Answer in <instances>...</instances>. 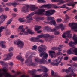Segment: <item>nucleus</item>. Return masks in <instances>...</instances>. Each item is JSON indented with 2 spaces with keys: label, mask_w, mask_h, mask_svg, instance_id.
<instances>
[{
  "label": "nucleus",
  "mask_w": 77,
  "mask_h": 77,
  "mask_svg": "<svg viewBox=\"0 0 77 77\" xmlns=\"http://www.w3.org/2000/svg\"><path fill=\"white\" fill-rule=\"evenodd\" d=\"M45 12V9H39L35 11V12H32L30 14L29 16H27L26 17V19H28L26 23H30L31 21V20H32V16L34 15L35 14H37V15H44V12Z\"/></svg>",
  "instance_id": "nucleus-2"
},
{
  "label": "nucleus",
  "mask_w": 77,
  "mask_h": 77,
  "mask_svg": "<svg viewBox=\"0 0 77 77\" xmlns=\"http://www.w3.org/2000/svg\"><path fill=\"white\" fill-rule=\"evenodd\" d=\"M32 73L33 74V73H36L37 72V70L36 69H33L32 70Z\"/></svg>",
  "instance_id": "nucleus-44"
},
{
  "label": "nucleus",
  "mask_w": 77,
  "mask_h": 77,
  "mask_svg": "<svg viewBox=\"0 0 77 77\" xmlns=\"http://www.w3.org/2000/svg\"><path fill=\"white\" fill-rule=\"evenodd\" d=\"M65 16H66V18L65 19V20H68V19L69 18V16H68V15L66 14L65 15Z\"/></svg>",
  "instance_id": "nucleus-48"
},
{
  "label": "nucleus",
  "mask_w": 77,
  "mask_h": 77,
  "mask_svg": "<svg viewBox=\"0 0 77 77\" xmlns=\"http://www.w3.org/2000/svg\"><path fill=\"white\" fill-rule=\"evenodd\" d=\"M50 38H48L47 41H51V40H52L53 39V38H54V36L53 35H51L50 36H49Z\"/></svg>",
  "instance_id": "nucleus-31"
},
{
  "label": "nucleus",
  "mask_w": 77,
  "mask_h": 77,
  "mask_svg": "<svg viewBox=\"0 0 77 77\" xmlns=\"http://www.w3.org/2000/svg\"><path fill=\"white\" fill-rule=\"evenodd\" d=\"M53 62H58V60L56 59V60H53Z\"/></svg>",
  "instance_id": "nucleus-59"
},
{
  "label": "nucleus",
  "mask_w": 77,
  "mask_h": 77,
  "mask_svg": "<svg viewBox=\"0 0 77 77\" xmlns=\"http://www.w3.org/2000/svg\"><path fill=\"white\" fill-rule=\"evenodd\" d=\"M40 19L42 21H43V20H44V18L43 17H40Z\"/></svg>",
  "instance_id": "nucleus-63"
},
{
  "label": "nucleus",
  "mask_w": 77,
  "mask_h": 77,
  "mask_svg": "<svg viewBox=\"0 0 77 77\" xmlns=\"http://www.w3.org/2000/svg\"><path fill=\"white\" fill-rule=\"evenodd\" d=\"M41 35H43V37H44V38H48V37H50V34H45Z\"/></svg>",
  "instance_id": "nucleus-30"
},
{
  "label": "nucleus",
  "mask_w": 77,
  "mask_h": 77,
  "mask_svg": "<svg viewBox=\"0 0 77 77\" xmlns=\"http://www.w3.org/2000/svg\"><path fill=\"white\" fill-rule=\"evenodd\" d=\"M40 28H41V26L35 25V26L34 30L35 31H38V30H39L40 29Z\"/></svg>",
  "instance_id": "nucleus-27"
},
{
  "label": "nucleus",
  "mask_w": 77,
  "mask_h": 77,
  "mask_svg": "<svg viewBox=\"0 0 77 77\" xmlns=\"http://www.w3.org/2000/svg\"><path fill=\"white\" fill-rule=\"evenodd\" d=\"M49 56L51 58H53L54 55H55V52L54 51H50L49 52Z\"/></svg>",
  "instance_id": "nucleus-26"
},
{
  "label": "nucleus",
  "mask_w": 77,
  "mask_h": 77,
  "mask_svg": "<svg viewBox=\"0 0 77 77\" xmlns=\"http://www.w3.org/2000/svg\"><path fill=\"white\" fill-rule=\"evenodd\" d=\"M9 8H8V7H6L5 8V11H9Z\"/></svg>",
  "instance_id": "nucleus-54"
},
{
  "label": "nucleus",
  "mask_w": 77,
  "mask_h": 77,
  "mask_svg": "<svg viewBox=\"0 0 77 77\" xmlns=\"http://www.w3.org/2000/svg\"><path fill=\"white\" fill-rule=\"evenodd\" d=\"M47 20H48V21H51L52 20H54V18L53 17H47Z\"/></svg>",
  "instance_id": "nucleus-33"
},
{
  "label": "nucleus",
  "mask_w": 77,
  "mask_h": 77,
  "mask_svg": "<svg viewBox=\"0 0 77 77\" xmlns=\"http://www.w3.org/2000/svg\"><path fill=\"white\" fill-rule=\"evenodd\" d=\"M63 47V46L62 45H60L59 46V47H58V51H60L62 50L61 49V48H62Z\"/></svg>",
  "instance_id": "nucleus-35"
},
{
  "label": "nucleus",
  "mask_w": 77,
  "mask_h": 77,
  "mask_svg": "<svg viewBox=\"0 0 77 77\" xmlns=\"http://www.w3.org/2000/svg\"><path fill=\"white\" fill-rule=\"evenodd\" d=\"M68 58L67 57H64V60H68Z\"/></svg>",
  "instance_id": "nucleus-58"
},
{
  "label": "nucleus",
  "mask_w": 77,
  "mask_h": 77,
  "mask_svg": "<svg viewBox=\"0 0 77 77\" xmlns=\"http://www.w3.org/2000/svg\"><path fill=\"white\" fill-rule=\"evenodd\" d=\"M6 43V42L4 41H1L0 42V45L3 48H6V46L5 45H3L4 44Z\"/></svg>",
  "instance_id": "nucleus-20"
},
{
  "label": "nucleus",
  "mask_w": 77,
  "mask_h": 77,
  "mask_svg": "<svg viewBox=\"0 0 77 77\" xmlns=\"http://www.w3.org/2000/svg\"><path fill=\"white\" fill-rule=\"evenodd\" d=\"M63 56H62L60 59V60L59 61V62H58L57 63H54V62H52L51 63L52 65H54V66H58L59 64V63L61 62V60H62V59H63Z\"/></svg>",
  "instance_id": "nucleus-19"
},
{
  "label": "nucleus",
  "mask_w": 77,
  "mask_h": 77,
  "mask_svg": "<svg viewBox=\"0 0 77 77\" xmlns=\"http://www.w3.org/2000/svg\"><path fill=\"white\" fill-rule=\"evenodd\" d=\"M77 4V2H73V1H72L70 2L69 4H67L66 5L68 6H72V7H74V6L75 5V4Z\"/></svg>",
  "instance_id": "nucleus-17"
},
{
  "label": "nucleus",
  "mask_w": 77,
  "mask_h": 77,
  "mask_svg": "<svg viewBox=\"0 0 77 77\" xmlns=\"http://www.w3.org/2000/svg\"><path fill=\"white\" fill-rule=\"evenodd\" d=\"M8 51L9 52H11V51H12L14 50V48L12 47H11L8 49Z\"/></svg>",
  "instance_id": "nucleus-40"
},
{
  "label": "nucleus",
  "mask_w": 77,
  "mask_h": 77,
  "mask_svg": "<svg viewBox=\"0 0 77 77\" xmlns=\"http://www.w3.org/2000/svg\"><path fill=\"white\" fill-rule=\"evenodd\" d=\"M10 59L7 56V57L6 58H5L3 59V60L4 61H6V60H8Z\"/></svg>",
  "instance_id": "nucleus-47"
},
{
  "label": "nucleus",
  "mask_w": 77,
  "mask_h": 77,
  "mask_svg": "<svg viewBox=\"0 0 77 77\" xmlns=\"http://www.w3.org/2000/svg\"><path fill=\"white\" fill-rule=\"evenodd\" d=\"M38 3H46V2L44 0H38Z\"/></svg>",
  "instance_id": "nucleus-37"
},
{
  "label": "nucleus",
  "mask_w": 77,
  "mask_h": 77,
  "mask_svg": "<svg viewBox=\"0 0 77 77\" xmlns=\"http://www.w3.org/2000/svg\"><path fill=\"white\" fill-rule=\"evenodd\" d=\"M63 25L62 24H60L59 25H57V26H56L55 28L54 29H55V32H56L57 30L58 29H60V28H61V27H63Z\"/></svg>",
  "instance_id": "nucleus-24"
},
{
  "label": "nucleus",
  "mask_w": 77,
  "mask_h": 77,
  "mask_svg": "<svg viewBox=\"0 0 77 77\" xmlns=\"http://www.w3.org/2000/svg\"><path fill=\"white\" fill-rule=\"evenodd\" d=\"M14 35H12L10 36V38H11V39H14Z\"/></svg>",
  "instance_id": "nucleus-55"
},
{
  "label": "nucleus",
  "mask_w": 77,
  "mask_h": 77,
  "mask_svg": "<svg viewBox=\"0 0 77 77\" xmlns=\"http://www.w3.org/2000/svg\"><path fill=\"white\" fill-rule=\"evenodd\" d=\"M77 11L76 10L74 9L73 11V13H75L77 12Z\"/></svg>",
  "instance_id": "nucleus-61"
},
{
  "label": "nucleus",
  "mask_w": 77,
  "mask_h": 77,
  "mask_svg": "<svg viewBox=\"0 0 77 77\" xmlns=\"http://www.w3.org/2000/svg\"><path fill=\"white\" fill-rule=\"evenodd\" d=\"M61 28V30H62V31H63V30H64V29H65V28H64V27H63V26Z\"/></svg>",
  "instance_id": "nucleus-60"
},
{
  "label": "nucleus",
  "mask_w": 77,
  "mask_h": 77,
  "mask_svg": "<svg viewBox=\"0 0 77 77\" xmlns=\"http://www.w3.org/2000/svg\"><path fill=\"white\" fill-rule=\"evenodd\" d=\"M43 29L45 30H47V32H55V29H51V28L50 27L48 26H46L43 28Z\"/></svg>",
  "instance_id": "nucleus-15"
},
{
  "label": "nucleus",
  "mask_w": 77,
  "mask_h": 77,
  "mask_svg": "<svg viewBox=\"0 0 77 77\" xmlns=\"http://www.w3.org/2000/svg\"><path fill=\"white\" fill-rule=\"evenodd\" d=\"M0 63L1 65H7V64L5 62H4L2 61H0Z\"/></svg>",
  "instance_id": "nucleus-38"
},
{
  "label": "nucleus",
  "mask_w": 77,
  "mask_h": 77,
  "mask_svg": "<svg viewBox=\"0 0 77 77\" xmlns=\"http://www.w3.org/2000/svg\"><path fill=\"white\" fill-rule=\"evenodd\" d=\"M47 48L45 45H41L40 46H39L38 48V50L39 51V53H41L44 50H45Z\"/></svg>",
  "instance_id": "nucleus-13"
},
{
  "label": "nucleus",
  "mask_w": 77,
  "mask_h": 77,
  "mask_svg": "<svg viewBox=\"0 0 77 77\" xmlns=\"http://www.w3.org/2000/svg\"><path fill=\"white\" fill-rule=\"evenodd\" d=\"M17 59L20 60L21 62H24V59H22L21 56L19 55L16 57Z\"/></svg>",
  "instance_id": "nucleus-28"
},
{
  "label": "nucleus",
  "mask_w": 77,
  "mask_h": 77,
  "mask_svg": "<svg viewBox=\"0 0 77 77\" xmlns=\"http://www.w3.org/2000/svg\"><path fill=\"white\" fill-rule=\"evenodd\" d=\"M33 54H32V56L29 57L28 59H26V60L25 61V63L27 65V66H35L36 65V64L35 63L32 62V59L30 57H32Z\"/></svg>",
  "instance_id": "nucleus-7"
},
{
  "label": "nucleus",
  "mask_w": 77,
  "mask_h": 77,
  "mask_svg": "<svg viewBox=\"0 0 77 77\" xmlns=\"http://www.w3.org/2000/svg\"><path fill=\"white\" fill-rule=\"evenodd\" d=\"M42 37H43V35H38L37 37H31L30 38V40L31 41L34 42H40L41 43H43L44 41L42 40L39 39L40 38H42Z\"/></svg>",
  "instance_id": "nucleus-6"
},
{
  "label": "nucleus",
  "mask_w": 77,
  "mask_h": 77,
  "mask_svg": "<svg viewBox=\"0 0 77 77\" xmlns=\"http://www.w3.org/2000/svg\"><path fill=\"white\" fill-rule=\"evenodd\" d=\"M45 23H46V24H50L51 25H54V26H55L56 25V23L55 20H52V21H51L50 22L48 21L47 22H46L45 21H44Z\"/></svg>",
  "instance_id": "nucleus-18"
},
{
  "label": "nucleus",
  "mask_w": 77,
  "mask_h": 77,
  "mask_svg": "<svg viewBox=\"0 0 77 77\" xmlns=\"http://www.w3.org/2000/svg\"><path fill=\"white\" fill-rule=\"evenodd\" d=\"M73 66H75V67H77V64L76 63H74L72 65Z\"/></svg>",
  "instance_id": "nucleus-57"
},
{
  "label": "nucleus",
  "mask_w": 77,
  "mask_h": 77,
  "mask_svg": "<svg viewBox=\"0 0 77 77\" xmlns=\"http://www.w3.org/2000/svg\"><path fill=\"white\" fill-rule=\"evenodd\" d=\"M12 21V19H11L7 21V25L5 26L4 27L2 26L0 27V37L2 36V35H1V34H0L1 33V32H2L4 29H6V28H7V26H8V25L10 24L11 23Z\"/></svg>",
  "instance_id": "nucleus-10"
},
{
  "label": "nucleus",
  "mask_w": 77,
  "mask_h": 77,
  "mask_svg": "<svg viewBox=\"0 0 77 77\" xmlns=\"http://www.w3.org/2000/svg\"><path fill=\"white\" fill-rule=\"evenodd\" d=\"M72 59L74 60V61H76V60H77V57H74L72 58Z\"/></svg>",
  "instance_id": "nucleus-43"
},
{
  "label": "nucleus",
  "mask_w": 77,
  "mask_h": 77,
  "mask_svg": "<svg viewBox=\"0 0 77 77\" xmlns=\"http://www.w3.org/2000/svg\"><path fill=\"white\" fill-rule=\"evenodd\" d=\"M25 57H26V58H28V53H26V55H25Z\"/></svg>",
  "instance_id": "nucleus-62"
},
{
  "label": "nucleus",
  "mask_w": 77,
  "mask_h": 77,
  "mask_svg": "<svg viewBox=\"0 0 77 77\" xmlns=\"http://www.w3.org/2000/svg\"><path fill=\"white\" fill-rule=\"evenodd\" d=\"M55 12H56V11L54 10H49L45 11L46 13L45 14V16L49 17V16H50L51 15H53L54 14Z\"/></svg>",
  "instance_id": "nucleus-11"
},
{
  "label": "nucleus",
  "mask_w": 77,
  "mask_h": 77,
  "mask_svg": "<svg viewBox=\"0 0 77 77\" xmlns=\"http://www.w3.org/2000/svg\"><path fill=\"white\" fill-rule=\"evenodd\" d=\"M13 55H14V54L13 52H9L7 56L10 59L11 57L12 56H13Z\"/></svg>",
  "instance_id": "nucleus-29"
},
{
  "label": "nucleus",
  "mask_w": 77,
  "mask_h": 77,
  "mask_svg": "<svg viewBox=\"0 0 77 77\" xmlns=\"http://www.w3.org/2000/svg\"><path fill=\"white\" fill-rule=\"evenodd\" d=\"M30 7L31 11H35L36 10V9H38V7H36V6L34 5H31L30 6L27 5L26 6H24L23 8H22L21 11L26 13L29 12V8Z\"/></svg>",
  "instance_id": "nucleus-5"
},
{
  "label": "nucleus",
  "mask_w": 77,
  "mask_h": 77,
  "mask_svg": "<svg viewBox=\"0 0 77 77\" xmlns=\"http://www.w3.org/2000/svg\"><path fill=\"white\" fill-rule=\"evenodd\" d=\"M16 43L17 45V47L20 48H22L24 44L23 42H22V41L20 39H18L17 41L14 42V44H15Z\"/></svg>",
  "instance_id": "nucleus-9"
},
{
  "label": "nucleus",
  "mask_w": 77,
  "mask_h": 77,
  "mask_svg": "<svg viewBox=\"0 0 77 77\" xmlns=\"http://www.w3.org/2000/svg\"><path fill=\"white\" fill-rule=\"evenodd\" d=\"M6 5H8V6H11V5H12L13 6L15 7L18 5V3L15 2L14 3H7Z\"/></svg>",
  "instance_id": "nucleus-25"
},
{
  "label": "nucleus",
  "mask_w": 77,
  "mask_h": 77,
  "mask_svg": "<svg viewBox=\"0 0 77 77\" xmlns=\"http://www.w3.org/2000/svg\"><path fill=\"white\" fill-rule=\"evenodd\" d=\"M51 49L53 50H58V48L57 47H54L51 48Z\"/></svg>",
  "instance_id": "nucleus-45"
},
{
  "label": "nucleus",
  "mask_w": 77,
  "mask_h": 77,
  "mask_svg": "<svg viewBox=\"0 0 77 77\" xmlns=\"http://www.w3.org/2000/svg\"><path fill=\"white\" fill-rule=\"evenodd\" d=\"M69 27H71L72 29H77V23H69Z\"/></svg>",
  "instance_id": "nucleus-14"
},
{
  "label": "nucleus",
  "mask_w": 77,
  "mask_h": 77,
  "mask_svg": "<svg viewBox=\"0 0 77 77\" xmlns=\"http://www.w3.org/2000/svg\"><path fill=\"white\" fill-rule=\"evenodd\" d=\"M40 20V17H38L36 19V20L37 21H39Z\"/></svg>",
  "instance_id": "nucleus-53"
},
{
  "label": "nucleus",
  "mask_w": 77,
  "mask_h": 77,
  "mask_svg": "<svg viewBox=\"0 0 77 77\" xmlns=\"http://www.w3.org/2000/svg\"><path fill=\"white\" fill-rule=\"evenodd\" d=\"M20 77H29V76H25V75H22L21 76H20Z\"/></svg>",
  "instance_id": "nucleus-64"
},
{
  "label": "nucleus",
  "mask_w": 77,
  "mask_h": 77,
  "mask_svg": "<svg viewBox=\"0 0 77 77\" xmlns=\"http://www.w3.org/2000/svg\"><path fill=\"white\" fill-rule=\"evenodd\" d=\"M65 1H63V0H60L59 1V4H62V3H64Z\"/></svg>",
  "instance_id": "nucleus-41"
},
{
  "label": "nucleus",
  "mask_w": 77,
  "mask_h": 77,
  "mask_svg": "<svg viewBox=\"0 0 77 77\" xmlns=\"http://www.w3.org/2000/svg\"><path fill=\"white\" fill-rule=\"evenodd\" d=\"M43 56V57L42 59L38 58V57H35L34 59L35 61L37 62V63H40V64H45V63H48V62H47L46 60H45V59L47 58V57H48V54L44 52L41 53L40 54V57H42Z\"/></svg>",
  "instance_id": "nucleus-1"
},
{
  "label": "nucleus",
  "mask_w": 77,
  "mask_h": 77,
  "mask_svg": "<svg viewBox=\"0 0 77 77\" xmlns=\"http://www.w3.org/2000/svg\"><path fill=\"white\" fill-rule=\"evenodd\" d=\"M69 75V76L68 75H67L65 77H72L71 75L73 76V77H75L76 76V74L74 72L73 70H72L71 73Z\"/></svg>",
  "instance_id": "nucleus-23"
},
{
  "label": "nucleus",
  "mask_w": 77,
  "mask_h": 77,
  "mask_svg": "<svg viewBox=\"0 0 77 77\" xmlns=\"http://www.w3.org/2000/svg\"><path fill=\"white\" fill-rule=\"evenodd\" d=\"M54 8H65V4L63 5L61 7H57L56 6H54Z\"/></svg>",
  "instance_id": "nucleus-34"
},
{
  "label": "nucleus",
  "mask_w": 77,
  "mask_h": 77,
  "mask_svg": "<svg viewBox=\"0 0 77 77\" xmlns=\"http://www.w3.org/2000/svg\"><path fill=\"white\" fill-rule=\"evenodd\" d=\"M37 49V46L36 45H34L32 46V50H36Z\"/></svg>",
  "instance_id": "nucleus-39"
},
{
  "label": "nucleus",
  "mask_w": 77,
  "mask_h": 77,
  "mask_svg": "<svg viewBox=\"0 0 77 77\" xmlns=\"http://www.w3.org/2000/svg\"><path fill=\"white\" fill-rule=\"evenodd\" d=\"M54 34L55 35H57L59 34V32L58 31L55 32H54Z\"/></svg>",
  "instance_id": "nucleus-46"
},
{
  "label": "nucleus",
  "mask_w": 77,
  "mask_h": 77,
  "mask_svg": "<svg viewBox=\"0 0 77 77\" xmlns=\"http://www.w3.org/2000/svg\"><path fill=\"white\" fill-rule=\"evenodd\" d=\"M48 77V74L47 73V72H44V75H43V76L42 77Z\"/></svg>",
  "instance_id": "nucleus-42"
},
{
  "label": "nucleus",
  "mask_w": 77,
  "mask_h": 77,
  "mask_svg": "<svg viewBox=\"0 0 77 77\" xmlns=\"http://www.w3.org/2000/svg\"><path fill=\"white\" fill-rule=\"evenodd\" d=\"M2 6V5H0V13H1L2 12H3V11H4V8L1 7Z\"/></svg>",
  "instance_id": "nucleus-36"
},
{
  "label": "nucleus",
  "mask_w": 77,
  "mask_h": 77,
  "mask_svg": "<svg viewBox=\"0 0 77 77\" xmlns=\"http://www.w3.org/2000/svg\"><path fill=\"white\" fill-rule=\"evenodd\" d=\"M74 53L75 55L77 56V48L75 47L69 49L67 51V54L69 55L72 54V53Z\"/></svg>",
  "instance_id": "nucleus-8"
},
{
  "label": "nucleus",
  "mask_w": 77,
  "mask_h": 77,
  "mask_svg": "<svg viewBox=\"0 0 77 77\" xmlns=\"http://www.w3.org/2000/svg\"><path fill=\"white\" fill-rule=\"evenodd\" d=\"M8 64L10 65H11V66H12V65H14V63L12 62H10L8 63Z\"/></svg>",
  "instance_id": "nucleus-52"
},
{
  "label": "nucleus",
  "mask_w": 77,
  "mask_h": 77,
  "mask_svg": "<svg viewBox=\"0 0 77 77\" xmlns=\"http://www.w3.org/2000/svg\"><path fill=\"white\" fill-rule=\"evenodd\" d=\"M24 18H20L18 20L19 22H20V23H23V22H24V21H25V20L24 19Z\"/></svg>",
  "instance_id": "nucleus-32"
},
{
  "label": "nucleus",
  "mask_w": 77,
  "mask_h": 77,
  "mask_svg": "<svg viewBox=\"0 0 77 77\" xmlns=\"http://www.w3.org/2000/svg\"><path fill=\"white\" fill-rule=\"evenodd\" d=\"M38 71L41 72L44 71V72H47L48 71V69L47 68L45 67H43L42 69H37Z\"/></svg>",
  "instance_id": "nucleus-16"
},
{
  "label": "nucleus",
  "mask_w": 77,
  "mask_h": 77,
  "mask_svg": "<svg viewBox=\"0 0 77 77\" xmlns=\"http://www.w3.org/2000/svg\"><path fill=\"white\" fill-rule=\"evenodd\" d=\"M1 71H2L4 72L1 73V75H2V77L4 76L5 77H15L16 76H17L20 74V72H19L17 73L16 74L14 75H11L9 73L7 72V70H8V69L6 68V67H4L2 69H0Z\"/></svg>",
  "instance_id": "nucleus-3"
},
{
  "label": "nucleus",
  "mask_w": 77,
  "mask_h": 77,
  "mask_svg": "<svg viewBox=\"0 0 77 77\" xmlns=\"http://www.w3.org/2000/svg\"><path fill=\"white\" fill-rule=\"evenodd\" d=\"M62 21V19H58L57 20V22H60Z\"/></svg>",
  "instance_id": "nucleus-50"
},
{
  "label": "nucleus",
  "mask_w": 77,
  "mask_h": 77,
  "mask_svg": "<svg viewBox=\"0 0 77 77\" xmlns=\"http://www.w3.org/2000/svg\"><path fill=\"white\" fill-rule=\"evenodd\" d=\"M58 55H62V53L60 52H58L57 53Z\"/></svg>",
  "instance_id": "nucleus-56"
},
{
  "label": "nucleus",
  "mask_w": 77,
  "mask_h": 77,
  "mask_svg": "<svg viewBox=\"0 0 77 77\" xmlns=\"http://www.w3.org/2000/svg\"><path fill=\"white\" fill-rule=\"evenodd\" d=\"M65 72H66V73H68L69 72H71V71H70L69 69H66L65 70Z\"/></svg>",
  "instance_id": "nucleus-49"
},
{
  "label": "nucleus",
  "mask_w": 77,
  "mask_h": 77,
  "mask_svg": "<svg viewBox=\"0 0 77 77\" xmlns=\"http://www.w3.org/2000/svg\"><path fill=\"white\" fill-rule=\"evenodd\" d=\"M19 29L22 30L20 31V35H28L29 33V34H33L35 33L29 29H27V32L25 31V29L23 28V25L19 26Z\"/></svg>",
  "instance_id": "nucleus-4"
},
{
  "label": "nucleus",
  "mask_w": 77,
  "mask_h": 77,
  "mask_svg": "<svg viewBox=\"0 0 77 77\" xmlns=\"http://www.w3.org/2000/svg\"><path fill=\"white\" fill-rule=\"evenodd\" d=\"M54 71L53 70H52L51 71V74L52 76H53L54 75Z\"/></svg>",
  "instance_id": "nucleus-51"
},
{
  "label": "nucleus",
  "mask_w": 77,
  "mask_h": 77,
  "mask_svg": "<svg viewBox=\"0 0 77 77\" xmlns=\"http://www.w3.org/2000/svg\"><path fill=\"white\" fill-rule=\"evenodd\" d=\"M51 7V5L50 4H48L46 5H44L41 7V8H47L48 9H50Z\"/></svg>",
  "instance_id": "nucleus-21"
},
{
  "label": "nucleus",
  "mask_w": 77,
  "mask_h": 77,
  "mask_svg": "<svg viewBox=\"0 0 77 77\" xmlns=\"http://www.w3.org/2000/svg\"><path fill=\"white\" fill-rule=\"evenodd\" d=\"M28 72L29 73H30L31 75H32V77H41V76L40 75H36L35 74H34V73H32V70L30 71V70H29L28 71Z\"/></svg>",
  "instance_id": "nucleus-22"
},
{
  "label": "nucleus",
  "mask_w": 77,
  "mask_h": 77,
  "mask_svg": "<svg viewBox=\"0 0 77 77\" xmlns=\"http://www.w3.org/2000/svg\"><path fill=\"white\" fill-rule=\"evenodd\" d=\"M71 31H68L66 32H65L64 34L62 35V37L63 38H71L72 36V35L70 34Z\"/></svg>",
  "instance_id": "nucleus-12"
}]
</instances>
